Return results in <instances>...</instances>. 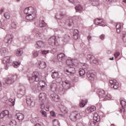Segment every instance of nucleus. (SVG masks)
<instances>
[{
	"instance_id": "53",
	"label": "nucleus",
	"mask_w": 126,
	"mask_h": 126,
	"mask_svg": "<svg viewBox=\"0 0 126 126\" xmlns=\"http://www.w3.org/2000/svg\"><path fill=\"white\" fill-rule=\"evenodd\" d=\"M120 55H121V53H120L119 52H116L114 53V57H115L116 59H117L118 57L120 56Z\"/></svg>"
},
{
	"instance_id": "64",
	"label": "nucleus",
	"mask_w": 126,
	"mask_h": 126,
	"mask_svg": "<svg viewBox=\"0 0 126 126\" xmlns=\"http://www.w3.org/2000/svg\"><path fill=\"white\" fill-rule=\"evenodd\" d=\"M34 126H41V125L39 124H37L35 125Z\"/></svg>"
},
{
	"instance_id": "52",
	"label": "nucleus",
	"mask_w": 126,
	"mask_h": 126,
	"mask_svg": "<svg viewBox=\"0 0 126 126\" xmlns=\"http://www.w3.org/2000/svg\"><path fill=\"white\" fill-rule=\"evenodd\" d=\"M32 55L33 57H34V58H36V57H37L39 55V53H38V51H34L33 52Z\"/></svg>"
},
{
	"instance_id": "21",
	"label": "nucleus",
	"mask_w": 126,
	"mask_h": 126,
	"mask_svg": "<svg viewBox=\"0 0 126 126\" xmlns=\"http://www.w3.org/2000/svg\"><path fill=\"white\" fill-rule=\"evenodd\" d=\"M32 32H33V33H35L37 38H40V37L42 36V32H40V30H39V29L38 28L34 29L32 31Z\"/></svg>"
},
{
	"instance_id": "47",
	"label": "nucleus",
	"mask_w": 126,
	"mask_h": 126,
	"mask_svg": "<svg viewBox=\"0 0 126 126\" xmlns=\"http://www.w3.org/2000/svg\"><path fill=\"white\" fill-rule=\"evenodd\" d=\"M9 102H10V103L12 104L13 106H14L15 104V98H9Z\"/></svg>"
},
{
	"instance_id": "45",
	"label": "nucleus",
	"mask_w": 126,
	"mask_h": 126,
	"mask_svg": "<svg viewBox=\"0 0 126 126\" xmlns=\"http://www.w3.org/2000/svg\"><path fill=\"white\" fill-rule=\"evenodd\" d=\"M17 25V23H16V22H12L11 24V27L13 29H16Z\"/></svg>"
},
{
	"instance_id": "8",
	"label": "nucleus",
	"mask_w": 126,
	"mask_h": 126,
	"mask_svg": "<svg viewBox=\"0 0 126 126\" xmlns=\"http://www.w3.org/2000/svg\"><path fill=\"white\" fill-rule=\"evenodd\" d=\"M27 104L30 108L35 107V100L34 97L31 95L27 96L26 97Z\"/></svg>"
},
{
	"instance_id": "33",
	"label": "nucleus",
	"mask_w": 126,
	"mask_h": 126,
	"mask_svg": "<svg viewBox=\"0 0 126 126\" xmlns=\"http://www.w3.org/2000/svg\"><path fill=\"white\" fill-rule=\"evenodd\" d=\"M22 54H23L22 49H18L16 52V56H17V57H20V56H22Z\"/></svg>"
},
{
	"instance_id": "39",
	"label": "nucleus",
	"mask_w": 126,
	"mask_h": 126,
	"mask_svg": "<svg viewBox=\"0 0 126 126\" xmlns=\"http://www.w3.org/2000/svg\"><path fill=\"white\" fill-rule=\"evenodd\" d=\"M79 73L81 76L84 75L85 74V69L83 68H80L79 71Z\"/></svg>"
},
{
	"instance_id": "35",
	"label": "nucleus",
	"mask_w": 126,
	"mask_h": 126,
	"mask_svg": "<svg viewBox=\"0 0 126 126\" xmlns=\"http://www.w3.org/2000/svg\"><path fill=\"white\" fill-rule=\"evenodd\" d=\"M94 121H95V122H98L100 121V116L97 113H95L94 114Z\"/></svg>"
},
{
	"instance_id": "26",
	"label": "nucleus",
	"mask_w": 126,
	"mask_h": 126,
	"mask_svg": "<svg viewBox=\"0 0 126 126\" xmlns=\"http://www.w3.org/2000/svg\"><path fill=\"white\" fill-rule=\"evenodd\" d=\"M46 66L47 65L46 64V63L41 61L38 62V68L40 69H44V68H46Z\"/></svg>"
},
{
	"instance_id": "2",
	"label": "nucleus",
	"mask_w": 126,
	"mask_h": 126,
	"mask_svg": "<svg viewBox=\"0 0 126 126\" xmlns=\"http://www.w3.org/2000/svg\"><path fill=\"white\" fill-rule=\"evenodd\" d=\"M24 12L27 15L26 19H27V20H34L37 16L35 9L32 7L25 8L24 10Z\"/></svg>"
},
{
	"instance_id": "10",
	"label": "nucleus",
	"mask_w": 126,
	"mask_h": 126,
	"mask_svg": "<svg viewBox=\"0 0 126 126\" xmlns=\"http://www.w3.org/2000/svg\"><path fill=\"white\" fill-rule=\"evenodd\" d=\"M109 83L110 87L111 88H114V89H119V88L121 87L120 84H119V82L117 81V80H109Z\"/></svg>"
},
{
	"instance_id": "27",
	"label": "nucleus",
	"mask_w": 126,
	"mask_h": 126,
	"mask_svg": "<svg viewBox=\"0 0 126 126\" xmlns=\"http://www.w3.org/2000/svg\"><path fill=\"white\" fill-rule=\"evenodd\" d=\"M17 119H18L19 122H22L23 120L24 119V115L22 113H17L16 114Z\"/></svg>"
},
{
	"instance_id": "7",
	"label": "nucleus",
	"mask_w": 126,
	"mask_h": 126,
	"mask_svg": "<svg viewBox=\"0 0 126 126\" xmlns=\"http://www.w3.org/2000/svg\"><path fill=\"white\" fill-rule=\"evenodd\" d=\"M48 43L50 46H59V40L57 39L56 36H53L48 39Z\"/></svg>"
},
{
	"instance_id": "5",
	"label": "nucleus",
	"mask_w": 126,
	"mask_h": 126,
	"mask_svg": "<svg viewBox=\"0 0 126 126\" xmlns=\"http://www.w3.org/2000/svg\"><path fill=\"white\" fill-rule=\"evenodd\" d=\"M98 95L99 98H102L103 101H107V100H110L112 98V96L110 94H105V91L103 90H100L98 92Z\"/></svg>"
},
{
	"instance_id": "28",
	"label": "nucleus",
	"mask_w": 126,
	"mask_h": 126,
	"mask_svg": "<svg viewBox=\"0 0 126 126\" xmlns=\"http://www.w3.org/2000/svg\"><path fill=\"white\" fill-rule=\"evenodd\" d=\"M116 32L120 34L121 31L122 30V27L121 26V23H117L116 25Z\"/></svg>"
},
{
	"instance_id": "38",
	"label": "nucleus",
	"mask_w": 126,
	"mask_h": 126,
	"mask_svg": "<svg viewBox=\"0 0 126 126\" xmlns=\"http://www.w3.org/2000/svg\"><path fill=\"white\" fill-rule=\"evenodd\" d=\"M66 25H68V26H72L73 25V21L71 19L67 20Z\"/></svg>"
},
{
	"instance_id": "34",
	"label": "nucleus",
	"mask_w": 126,
	"mask_h": 126,
	"mask_svg": "<svg viewBox=\"0 0 126 126\" xmlns=\"http://www.w3.org/2000/svg\"><path fill=\"white\" fill-rule=\"evenodd\" d=\"M32 92L34 93H37V92H39V90H41L40 88H38V86H33L32 87Z\"/></svg>"
},
{
	"instance_id": "15",
	"label": "nucleus",
	"mask_w": 126,
	"mask_h": 126,
	"mask_svg": "<svg viewBox=\"0 0 126 126\" xmlns=\"http://www.w3.org/2000/svg\"><path fill=\"white\" fill-rule=\"evenodd\" d=\"M65 73L67 75H70V74H73V73H75V68L74 67L70 66L68 69L66 70Z\"/></svg>"
},
{
	"instance_id": "20",
	"label": "nucleus",
	"mask_w": 126,
	"mask_h": 126,
	"mask_svg": "<svg viewBox=\"0 0 126 126\" xmlns=\"http://www.w3.org/2000/svg\"><path fill=\"white\" fill-rule=\"evenodd\" d=\"M100 21H101V19L98 18L95 19L94 20V24H95V25H99V26H102V27H105V24H103L104 23V20H102L101 22H100Z\"/></svg>"
},
{
	"instance_id": "6",
	"label": "nucleus",
	"mask_w": 126,
	"mask_h": 126,
	"mask_svg": "<svg viewBox=\"0 0 126 126\" xmlns=\"http://www.w3.org/2000/svg\"><path fill=\"white\" fill-rule=\"evenodd\" d=\"M69 118L72 122H76L81 118V116L78 111H74L70 114Z\"/></svg>"
},
{
	"instance_id": "55",
	"label": "nucleus",
	"mask_w": 126,
	"mask_h": 126,
	"mask_svg": "<svg viewBox=\"0 0 126 126\" xmlns=\"http://www.w3.org/2000/svg\"><path fill=\"white\" fill-rule=\"evenodd\" d=\"M99 38L101 40H105V34H101L100 36H99Z\"/></svg>"
},
{
	"instance_id": "57",
	"label": "nucleus",
	"mask_w": 126,
	"mask_h": 126,
	"mask_svg": "<svg viewBox=\"0 0 126 126\" xmlns=\"http://www.w3.org/2000/svg\"><path fill=\"white\" fill-rule=\"evenodd\" d=\"M50 115L52 117H56V114H55L54 111L50 112Z\"/></svg>"
},
{
	"instance_id": "58",
	"label": "nucleus",
	"mask_w": 126,
	"mask_h": 126,
	"mask_svg": "<svg viewBox=\"0 0 126 126\" xmlns=\"http://www.w3.org/2000/svg\"><path fill=\"white\" fill-rule=\"evenodd\" d=\"M91 39H92V37L91 36V35H89L87 37V39H88V42H90V40H91Z\"/></svg>"
},
{
	"instance_id": "16",
	"label": "nucleus",
	"mask_w": 126,
	"mask_h": 126,
	"mask_svg": "<svg viewBox=\"0 0 126 126\" xmlns=\"http://www.w3.org/2000/svg\"><path fill=\"white\" fill-rule=\"evenodd\" d=\"M87 77L90 79V80L93 81L95 79V76L93 73L92 71L90 70L87 72Z\"/></svg>"
},
{
	"instance_id": "46",
	"label": "nucleus",
	"mask_w": 126,
	"mask_h": 126,
	"mask_svg": "<svg viewBox=\"0 0 126 126\" xmlns=\"http://www.w3.org/2000/svg\"><path fill=\"white\" fill-rule=\"evenodd\" d=\"M66 63L67 65H69L70 66L72 64V60H67L66 61Z\"/></svg>"
},
{
	"instance_id": "63",
	"label": "nucleus",
	"mask_w": 126,
	"mask_h": 126,
	"mask_svg": "<svg viewBox=\"0 0 126 126\" xmlns=\"http://www.w3.org/2000/svg\"><path fill=\"white\" fill-rule=\"evenodd\" d=\"M111 53H112V51H111L110 50L107 51V54H108V55H110V54H111Z\"/></svg>"
},
{
	"instance_id": "22",
	"label": "nucleus",
	"mask_w": 126,
	"mask_h": 126,
	"mask_svg": "<svg viewBox=\"0 0 126 126\" xmlns=\"http://www.w3.org/2000/svg\"><path fill=\"white\" fill-rule=\"evenodd\" d=\"M36 48H44L45 47V42L39 40L36 42Z\"/></svg>"
},
{
	"instance_id": "44",
	"label": "nucleus",
	"mask_w": 126,
	"mask_h": 126,
	"mask_svg": "<svg viewBox=\"0 0 126 126\" xmlns=\"http://www.w3.org/2000/svg\"><path fill=\"white\" fill-rule=\"evenodd\" d=\"M40 113L41 114L42 117H46L47 116V112L43 110H40Z\"/></svg>"
},
{
	"instance_id": "49",
	"label": "nucleus",
	"mask_w": 126,
	"mask_h": 126,
	"mask_svg": "<svg viewBox=\"0 0 126 126\" xmlns=\"http://www.w3.org/2000/svg\"><path fill=\"white\" fill-rule=\"evenodd\" d=\"M120 104L122 107H125L126 105V102L124 100H121L120 101Z\"/></svg>"
},
{
	"instance_id": "19",
	"label": "nucleus",
	"mask_w": 126,
	"mask_h": 126,
	"mask_svg": "<svg viewBox=\"0 0 126 126\" xmlns=\"http://www.w3.org/2000/svg\"><path fill=\"white\" fill-rule=\"evenodd\" d=\"M94 111H96V107L94 106L88 107L85 110V112L87 114H90L93 113Z\"/></svg>"
},
{
	"instance_id": "50",
	"label": "nucleus",
	"mask_w": 126,
	"mask_h": 126,
	"mask_svg": "<svg viewBox=\"0 0 126 126\" xmlns=\"http://www.w3.org/2000/svg\"><path fill=\"white\" fill-rule=\"evenodd\" d=\"M4 16L6 19H9V17H10V16L9 15V13L8 12H6L4 14Z\"/></svg>"
},
{
	"instance_id": "14",
	"label": "nucleus",
	"mask_w": 126,
	"mask_h": 126,
	"mask_svg": "<svg viewBox=\"0 0 126 126\" xmlns=\"http://www.w3.org/2000/svg\"><path fill=\"white\" fill-rule=\"evenodd\" d=\"M50 98L51 100L54 102H59L61 99V97H60L59 95L56 94H50Z\"/></svg>"
},
{
	"instance_id": "12",
	"label": "nucleus",
	"mask_w": 126,
	"mask_h": 126,
	"mask_svg": "<svg viewBox=\"0 0 126 126\" xmlns=\"http://www.w3.org/2000/svg\"><path fill=\"white\" fill-rule=\"evenodd\" d=\"M17 78V75H14L10 78H8L5 80L6 84H12L14 82V79Z\"/></svg>"
},
{
	"instance_id": "42",
	"label": "nucleus",
	"mask_w": 126,
	"mask_h": 126,
	"mask_svg": "<svg viewBox=\"0 0 126 126\" xmlns=\"http://www.w3.org/2000/svg\"><path fill=\"white\" fill-rule=\"evenodd\" d=\"M16 125H17V123L14 120L11 121L9 124L10 126H16Z\"/></svg>"
},
{
	"instance_id": "25",
	"label": "nucleus",
	"mask_w": 126,
	"mask_h": 126,
	"mask_svg": "<svg viewBox=\"0 0 126 126\" xmlns=\"http://www.w3.org/2000/svg\"><path fill=\"white\" fill-rule=\"evenodd\" d=\"M51 72L52 73L51 76L52 78L54 79H58L59 78V72H56L55 70H51Z\"/></svg>"
},
{
	"instance_id": "40",
	"label": "nucleus",
	"mask_w": 126,
	"mask_h": 126,
	"mask_svg": "<svg viewBox=\"0 0 126 126\" xmlns=\"http://www.w3.org/2000/svg\"><path fill=\"white\" fill-rule=\"evenodd\" d=\"M53 126H60V122L59 120L55 119L53 121Z\"/></svg>"
},
{
	"instance_id": "59",
	"label": "nucleus",
	"mask_w": 126,
	"mask_h": 126,
	"mask_svg": "<svg viewBox=\"0 0 126 126\" xmlns=\"http://www.w3.org/2000/svg\"><path fill=\"white\" fill-rule=\"evenodd\" d=\"M60 17L63 18V16H64V15H65V14H63V13L61 12V13H60Z\"/></svg>"
},
{
	"instance_id": "41",
	"label": "nucleus",
	"mask_w": 126,
	"mask_h": 126,
	"mask_svg": "<svg viewBox=\"0 0 126 126\" xmlns=\"http://www.w3.org/2000/svg\"><path fill=\"white\" fill-rule=\"evenodd\" d=\"M39 107L41 110H45V104L44 103V101L40 102Z\"/></svg>"
},
{
	"instance_id": "56",
	"label": "nucleus",
	"mask_w": 126,
	"mask_h": 126,
	"mask_svg": "<svg viewBox=\"0 0 126 126\" xmlns=\"http://www.w3.org/2000/svg\"><path fill=\"white\" fill-rule=\"evenodd\" d=\"M119 112L120 113H125V108L124 107H122L121 108H120Z\"/></svg>"
},
{
	"instance_id": "1",
	"label": "nucleus",
	"mask_w": 126,
	"mask_h": 126,
	"mask_svg": "<svg viewBox=\"0 0 126 126\" xmlns=\"http://www.w3.org/2000/svg\"><path fill=\"white\" fill-rule=\"evenodd\" d=\"M29 80L31 83L34 82V81H36V82L39 81V82L37 85V87L40 90H42V88L45 87V81H41V76H40L38 72H33L32 74V77H29Z\"/></svg>"
},
{
	"instance_id": "4",
	"label": "nucleus",
	"mask_w": 126,
	"mask_h": 126,
	"mask_svg": "<svg viewBox=\"0 0 126 126\" xmlns=\"http://www.w3.org/2000/svg\"><path fill=\"white\" fill-rule=\"evenodd\" d=\"M70 88V82L68 80H65L63 84V87L59 88V92H61V94H63L65 90L69 89Z\"/></svg>"
},
{
	"instance_id": "17",
	"label": "nucleus",
	"mask_w": 126,
	"mask_h": 126,
	"mask_svg": "<svg viewBox=\"0 0 126 126\" xmlns=\"http://www.w3.org/2000/svg\"><path fill=\"white\" fill-rule=\"evenodd\" d=\"M50 88L51 91L53 92H56L57 90L60 91V88H58V85L55 83H52L50 85Z\"/></svg>"
},
{
	"instance_id": "18",
	"label": "nucleus",
	"mask_w": 126,
	"mask_h": 126,
	"mask_svg": "<svg viewBox=\"0 0 126 126\" xmlns=\"http://www.w3.org/2000/svg\"><path fill=\"white\" fill-rule=\"evenodd\" d=\"M57 59L59 62H63L65 61V54L61 53L58 55Z\"/></svg>"
},
{
	"instance_id": "9",
	"label": "nucleus",
	"mask_w": 126,
	"mask_h": 126,
	"mask_svg": "<svg viewBox=\"0 0 126 126\" xmlns=\"http://www.w3.org/2000/svg\"><path fill=\"white\" fill-rule=\"evenodd\" d=\"M13 40V34L11 33L7 34L5 37L4 38L3 41L7 45L11 44Z\"/></svg>"
},
{
	"instance_id": "37",
	"label": "nucleus",
	"mask_w": 126,
	"mask_h": 126,
	"mask_svg": "<svg viewBox=\"0 0 126 126\" xmlns=\"http://www.w3.org/2000/svg\"><path fill=\"white\" fill-rule=\"evenodd\" d=\"M75 8L78 12H81L82 11V6L80 4L77 5L75 7Z\"/></svg>"
},
{
	"instance_id": "51",
	"label": "nucleus",
	"mask_w": 126,
	"mask_h": 126,
	"mask_svg": "<svg viewBox=\"0 0 126 126\" xmlns=\"http://www.w3.org/2000/svg\"><path fill=\"white\" fill-rule=\"evenodd\" d=\"M89 126H96V122L92 121H90V123H89Z\"/></svg>"
},
{
	"instance_id": "31",
	"label": "nucleus",
	"mask_w": 126,
	"mask_h": 126,
	"mask_svg": "<svg viewBox=\"0 0 126 126\" xmlns=\"http://www.w3.org/2000/svg\"><path fill=\"white\" fill-rule=\"evenodd\" d=\"M78 34H79L78 30H74L73 32V38L75 40H77V39H78Z\"/></svg>"
},
{
	"instance_id": "36",
	"label": "nucleus",
	"mask_w": 126,
	"mask_h": 126,
	"mask_svg": "<svg viewBox=\"0 0 126 126\" xmlns=\"http://www.w3.org/2000/svg\"><path fill=\"white\" fill-rule=\"evenodd\" d=\"M0 53L2 56H5L7 54V49L5 48H2L0 49Z\"/></svg>"
},
{
	"instance_id": "23",
	"label": "nucleus",
	"mask_w": 126,
	"mask_h": 126,
	"mask_svg": "<svg viewBox=\"0 0 126 126\" xmlns=\"http://www.w3.org/2000/svg\"><path fill=\"white\" fill-rule=\"evenodd\" d=\"M39 100L44 102L47 98V94L44 93H41L39 94Z\"/></svg>"
},
{
	"instance_id": "61",
	"label": "nucleus",
	"mask_w": 126,
	"mask_h": 126,
	"mask_svg": "<svg viewBox=\"0 0 126 126\" xmlns=\"http://www.w3.org/2000/svg\"><path fill=\"white\" fill-rule=\"evenodd\" d=\"M126 32H123V38H126Z\"/></svg>"
},
{
	"instance_id": "11",
	"label": "nucleus",
	"mask_w": 126,
	"mask_h": 126,
	"mask_svg": "<svg viewBox=\"0 0 126 126\" xmlns=\"http://www.w3.org/2000/svg\"><path fill=\"white\" fill-rule=\"evenodd\" d=\"M8 119H11L12 116L11 114H9V111L8 110H4L1 112L0 114V119H3L4 117L6 116Z\"/></svg>"
},
{
	"instance_id": "32",
	"label": "nucleus",
	"mask_w": 126,
	"mask_h": 126,
	"mask_svg": "<svg viewBox=\"0 0 126 126\" xmlns=\"http://www.w3.org/2000/svg\"><path fill=\"white\" fill-rule=\"evenodd\" d=\"M60 109L61 112L63 114H65L66 113V107L63 105H60Z\"/></svg>"
},
{
	"instance_id": "43",
	"label": "nucleus",
	"mask_w": 126,
	"mask_h": 126,
	"mask_svg": "<svg viewBox=\"0 0 126 126\" xmlns=\"http://www.w3.org/2000/svg\"><path fill=\"white\" fill-rule=\"evenodd\" d=\"M49 53H50V51L49 50H43L42 51H41V55H43V56H44V57H45V56H47V54H49Z\"/></svg>"
},
{
	"instance_id": "13",
	"label": "nucleus",
	"mask_w": 126,
	"mask_h": 126,
	"mask_svg": "<svg viewBox=\"0 0 126 126\" xmlns=\"http://www.w3.org/2000/svg\"><path fill=\"white\" fill-rule=\"evenodd\" d=\"M87 60H89L91 63H97L98 61H97V59L95 58V57L94 56L91 55H88L87 57Z\"/></svg>"
},
{
	"instance_id": "30",
	"label": "nucleus",
	"mask_w": 126,
	"mask_h": 126,
	"mask_svg": "<svg viewBox=\"0 0 126 126\" xmlns=\"http://www.w3.org/2000/svg\"><path fill=\"white\" fill-rule=\"evenodd\" d=\"M69 40H70V36L67 34H65L63 37V41L64 43H68L69 42Z\"/></svg>"
},
{
	"instance_id": "48",
	"label": "nucleus",
	"mask_w": 126,
	"mask_h": 126,
	"mask_svg": "<svg viewBox=\"0 0 126 126\" xmlns=\"http://www.w3.org/2000/svg\"><path fill=\"white\" fill-rule=\"evenodd\" d=\"M93 1V4H94V5L95 6L99 5V0H94Z\"/></svg>"
},
{
	"instance_id": "3",
	"label": "nucleus",
	"mask_w": 126,
	"mask_h": 126,
	"mask_svg": "<svg viewBox=\"0 0 126 126\" xmlns=\"http://www.w3.org/2000/svg\"><path fill=\"white\" fill-rule=\"evenodd\" d=\"M3 63L4 64L5 69L6 70L8 69V67L10 66L11 64L16 68L18 67V66L21 64L20 62L16 61L12 62V60L10 59V57L9 56H7L3 58Z\"/></svg>"
},
{
	"instance_id": "54",
	"label": "nucleus",
	"mask_w": 126,
	"mask_h": 126,
	"mask_svg": "<svg viewBox=\"0 0 126 126\" xmlns=\"http://www.w3.org/2000/svg\"><path fill=\"white\" fill-rule=\"evenodd\" d=\"M89 66L87 64H84L83 66V69H87V68H88Z\"/></svg>"
},
{
	"instance_id": "62",
	"label": "nucleus",
	"mask_w": 126,
	"mask_h": 126,
	"mask_svg": "<svg viewBox=\"0 0 126 126\" xmlns=\"http://www.w3.org/2000/svg\"><path fill=\"white\" fill-rule=\"evenodd\" d=\"M46 111H49L50 110V107L49 106H46L45 108Z\"/></svg>"
},
{
	"instance_id": "29",
	"label": "nucleus",
	"mask_w": 126,
	"mask_h": 126,
	"mask_svg": "<svg viewBox=\"0 0 126 126\" xmlns=\"http://www.w3.org/2000/svg\"><path fill=\"white\" fill-rule=\"evenodd\" d=\"M87 102H88L87 100L82 99L81 101H80V107L81 108H84L86 104H87Z\"/></svg>"
},
{
	"instance_id": "60",
	"label": "nucleus",
	"mask_w": 126,
	"mask_h": 126,
	"mask_svg": "<svg viewBox=\"0 0 126 126\" xmlns=\"http://www.w3.org/2000/svg\"><path fill=\"white\" fill-rule=\"evenodd\" d=\"M57 52V48H54L52 50H51V53L53 54H54V53H56Z\"/></svg>"
},
{
	"instance_id": "24",
	"label": "nucleus",
	"mask_w": 126,
	"mask_h": 126,
	"mask_svg": "<svg viewBox=\"0 0 126 126\" xmlns=\"http://www.w3.org/2000/svg\"><path fill=\"white\" fill-rule=\"evenodd\" d=\"M39 27L41 30H46V29H47V24H46L44 21H42L41 22L39 23Z\"/></svg>"
}]
</instances>
